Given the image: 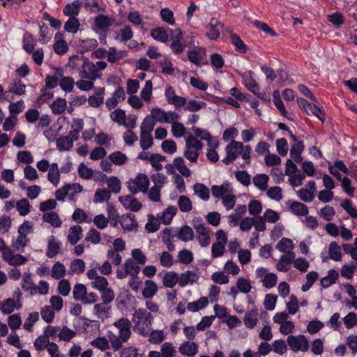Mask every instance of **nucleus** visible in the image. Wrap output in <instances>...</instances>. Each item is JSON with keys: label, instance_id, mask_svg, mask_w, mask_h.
I'll return each mask as SVG.
<instances>
[{"label": "nucleus", "instance_id": "nucleus-1", "mask_svg": "<svg viewBox=\"0 0 357 357\" xmlns=\"http://www.w3.org/2000/svg\"><path fill=\"white\" fill-rule=\"evenodd\" d=\"M69 66L78 70L79 76L82 79L96 80L101 75L100 70H105L107 63L97 61L94 64L92 61L84 56L73 55L69 58Z\"/></svg>", "mask_w": 357, "mask_h": 357}, {"label": "nucleus", "instance_id": "nucleus-2", "mask_svg": "<svg viewBox=\"0 0 357 357\" xmlns=\"http://www.w3.org/2000/svg\"><path fill=\"white\" fill-rule=\"evenodd\" d=\"M149 185V181L147 176L144 174H139L135 179L130 180L127 182L128 188L132 194H137L139 192H146Z\"/></svg>", "mask_w": 357, "mask_h": 357}, {"label": "nucleus", "instance_id": "nucleus-3", "mask_svg": "<svg viewBox=\"0 0 357 357\" xmlns=\"http://www.w3.org/2000/svg\"><path fill=\"white\" fill-rule=\"evenodd\" d=\"M226 156H250L251 148L249 145L244 146L242 142L231 141L226 146Z\"/></svg>", "mask_w": 357, "mask_h": 357}, {"label": "nucleus", "instance_id": "nucleus-4", "mask_svg": "<svg viewBox=\"0 0 357 357\" xmlns=\"http://www.w3.org/2000/svg\"><path fill=\"white\" fill-rule=\"evenodd\" d=\"M112 24V20L108 16L99 14L95 17L92 27L94 31L107 32Z\"/></svg>", "mask_w": 357, "mask_h": 357}, {"label": "nucleus", "instance_id": "nucleus-5", "mask_svg": "<svg viewBox=\"0 0 357 357\" xmlns=\"http://www.w3.org/2000/svg\"><path fill=\"white\" fill-rule=\"evenodd\" d=\"M223 24L215 18H211L209 24L206 26V36L210 40H217L220 35V30L222 29Z\"/></svg>", "mask_w": 357, "mask_h": 357}, {"label": "nucleus", "instance_id": "nucleus-6", "mask_svg": "<svg viewBox=\"0 0 357 357\" xmlns=\"http://www.w3.org/2000/svg\"><path fill=\"white\" fill-rule=\"evenodd\" d=\"M186 142V147L188 151H185L184 153V156H188V152L190 150H195V153L193 156H199L198 151L201 150L203 147V143L198 139L195 135H192L190 134L185 139Z\"/></svg>", "mask_w": 357, "mask_h": 357}, {"label": "nucleus", "instance_id": "nucleus-7", "mask_svg": "<svg viewBox=\"0 0 357 357\" xmlns=\"http://www.w3.org/2000/svg\"><path fill=\"white\" fill-rule=\"evenodd\" d=\"M120 224L123 229L126 231L137 230L138 223L136 221L135 216L131 213L123 215L121 217Z\"/></svg>", "mask_w": 357, "mask_h": 357}, {"label": "nucleus", "instance_id": "nucleus-8", "mask_svg": "<svg viewBox=\"0 0 357 357\" xmlns=\"http://www.w3.org/2000/svg\"><path fill=\"white\" fill-rule=\"evenodd\" d=\"M253 75L252 70L247 71L242 75V79L247 89L255 94L259 90V86L254 79Z\"/></svg>", "mask_w": 357, "mask_h": 357}, {"label": "nucleus", "instance_id": "nucleus-9", "mask_svg": "<svg viewBox=\"0 0 357 357\" xmlns=\"http://www.w3.org/2000/svg\"><path fill=\"white\" fill-rule=\"evenodd\" d=\"M61 242L56 241L54 236H51L47 240L46 256L48 258H53L59 254L61 248Z\"/></svg>", "mask_w": 357, "mask_h": 357}, {"label": "nucleus", "instance_id": "nucleus-10", "mask_svg": "<svg viewBox=\"0 0 357 357\" xmlns=\"http://www.w3.org/2000/svg\"><path fill=\"white\" fill-rule=\"evenodd\" d=\"M287 205L289 206L291 211L296 215L305 216L308 214V208L303 203L289 199L287 202Z\"/></svg>", "mask_w": 357, "mask_h": 357}, {"label": "nucleus", "instance_id": "nucleus-11", "mask_svg": "<svg viewBox=\"0 0 357 357\" xmlns=\"http://www.w3.org/2000/svg\"><path fill=\"white\" fill-rule=\"evenodd\" d=\"M83 2L80 0H74L71 3H68L63 8V12L65 15L77 17L80 11Z\"/></svg>", "mask_w": 357, "mask_h": 357}, {"label": "nucleus", "instance_id": "nucleus-12", "mask_svg": "<svg viewBox=\"0 0 357 357\" xmlns=\"http://www.w3.org/2000/svg\"><path fill=\"white\" fill-rule=\"evenodd\" d=\"M257 316L258 310L256 307L248 310L243 318L245 326L250 329L254 328L257 323Z\"/></svg>", "mask_w": 357, "mask_h": 357}, {"label": "nucleus", "instance_id": "nucleus-13", "mask_svg": "<svg viewBox=\"0 0 357 357\" xmlns=\"http://www.w3.org/2000/svg\"><path fill=\"white\" fill-rule=\"evenodd\" d=\"M167 31L168 29H165L163 26H158L151 30L150 36L155 40L165 43L169 40Z\"/></svg>", "mask_w": 357, "mask_h": 357}, {"label": "nucleus", "instance_id": "nucleus-14", "mask_svg": "<svg viewBox=\"0 0 357 357\" xmlns=\"http://www.w3.org/2000/svg\"><path fill=\"white\" fill-rule=\"evenodd\" d=\"M291 142L289 156H301V153L304 149L303 142L297 139L294 135H291Z\"/></svg>", "mask_w": 357, "mask_h": 357}, {"label": "nucleus", "instance_id": "nucleus-15", "mask_svg": "<svg viewBox=\"0 0 357 357\" xmlns=\"http://www.w3.org/2000/svg\"><path fill=\"white\" fill-rule=\"evenodd\" d=\"M179 351L183 355L194 356L198 351L197 344L193 342H185L180 346Z\"/></svg>", "mask_w": 357, "mask_h": 357}, {"label": "nucleus", "instance_id": "nucleus-16", "mask_svg": "<svg viewBox=\"0 0 357 357\" xmlns=\"http://www.w3.org/2000/svg\"><path fill=\"white\" fill-rule=\"evenodd\" d=\"M197 279L198 277L195 273L191 271H187L185 273H181L178 277V284L181 287H183L189 282H195Z\"/></svg>", "mask_w": 357, "mask_h": 357}, {"label": "nucleus", "instance_id": "nucleus-17", "mask_svg": "<svg viewBox=\"0 0 357 357\" xmlns=\"http://www.w3.org/2000/svg\"><path fill=\"white\" fill-rule=\"evenodd\" d=\"M107 215L110 226L114 228L117 227L121 219L118 211L113 205H108Z\"/></svg>", "mask_w": 357, "mask_h": 357}, {"label": "nucleus", "instance_id": "nucleus-18", "mask_svg": "<svg viewBox=\"0 0 357 357\" xmlns=\"http://www.w3.org/2000/svg\"><path fill=\"white\" fill-rule=\"evenodd\" d=\"M82 235V229L80 226L76 225L71 227L68 235V241L71 245H75L81 238Z\"/></svg>", "mask_w": 357, "mask_h": 357}, {"label": "nucleus", "instance_id": "nucleus-19", "mask_svg": "<svg viewBox=\"0 0 357 357\" xmlns=\"http://www.w3.org/2000/svg\"><path fill=\"white\" fill-rule=\"evenodd\" d=\"M105 92V89L103 87H100L98 89V92L96 93V95L90 96L88 98L89 105L93 107H99L101 104H102L104 98L103 93Z\"/></svg>", "mask_w": 357, "mask_h": 357}, {"label": "nucleus", "instance_id": "nucleus-20", "mask_svg": "<svg viewBox=\"0 0 357 357\" xmlns=\"http://www.w3.org/2000/svg\"><path fill=\"white\" fill-rule=\"evenodd\" d=\"M195 193L202 199L208 201L210 198L209 189L203 183H197L193 187Z\"/></svg>", "mask_w": 357, "mask_h": 357}, {"label": "nucleus", "instance_id": "nucleus-21", "mask_svg": "<svg viewBox=\"0 0 357 357\" xmlns=\"http://www.w3.org/2000/svg\"><path fill=\"white\" fill-rule=\"evenodd\" d=\"M145 287L142 291V296L145 298H151L158 291V286L152 280H147L145 282Z\"/></svg>", "mask_w": 357, "mask_h": 357}, {"label": "nucleus", "instance_id": "nucleus-22", "mask_svg": "<svg viewBox=\"0 0 357 357\" xmlns=\"http://www.w3.org/2000/svg\"><path fill=\"white\" fill-rule=\"evenodd\" d=\"M231 44L235 47V50L241 53L245 54L248 51V46L241 40L239 36L236 33H231Z\"/></svg>", "mask_w": 357, "mask_h": 357}, {"label": "nucleus", "instance_id": "nucleus-23", "mask_svg": "<svg viewBox=\"0 0 357 357\" xmlns=\"http://www.w3.org/2000/svg\"><path fill=\"white\" fill-rule=\"evenodd\" d=\"M177 211L176 207L174 206H170L167 207L162 213L161 216L160 217V220L165 225H168L171 223L174 216L176 215Z\"/></svg>", "mask_w": 357, "mask_h": 357}, {"label": "nucleus", "instance_id": "nucleus-24", "mask_svg": "<svg viewBox=\"0 0 357 357\" xmlns=\"http://www.w3.org/2000/svg\"><path fill=\"white\" fill-rule=\"evenodd\" d=\"M328 255L329 258L334 261H339L342 259L341 248L337 242L333 241L330 243Z\"/></svg>", "mask_w": 357, "mask_h": 357}, {"label": "nucleus", "instance_id": "nucleus-25", "mask_svg": "<svg viewBox=\"0 0 357 357\" xmlns=\"http://www.w3.org/2000/svg\"><path fill=\"white\" fill-rule=\"evenodd\" d=\"M43 220L44 222L50 223L54 227H59L62 224L58 214L54 211L44 213L43 215Z\"/></svg>", "mask_w": 357, "mask_h": 357}, {"label": "nucleus", "instance_id": "nucleus-26", "mask_svg": "<svg viewBox=\"0 0 357 357\" xmlns=\"http://www.w3.org/2000/svg\"><path fill=\"white\" fill-rule=\"evenodd\" d=\"M66 100L61 98H56L50 105L52 112L54 114H61L66 109Z\"/></svg>", "mask_w": 357, "mask_h": 357}, {"label": "nucleus", "instance_id": "nucleus-27", "mask_svg": "<svg viewBox=\"0 0 357 357\" xmlns=\"http://www.w3.org/2000/svg\"><path fill=\"white\" fill-rule=\"evenodd\" d=\"M268 176L264 174H257L253 178V183L260 190L265 191L268 187Z\"/></svg>", "mask_w": 357, "mask_h": 357}, {"label": "nucleus", "instance_id": "nucleus-28", "mask_svg": "<svg viewBox=\"0 0 357 357\" xmlns=\"http://www.w3.org/2000/svg\"><path fill=\"white\" fill-rule=\"evenodd\" d=\"M178 238L185 242L192 241L194 238V231L190 227L184 225L180 229Z\"/></svg>", "mask_w": 357, "mask_h": 357}, {"label": "nucleus", "instance_id": "nucleus-29", "mask_svg": "<svg viewBox=\"0 0 357 357\" xmlns=\"http://www.w3.org/2000/svg\"><path fill=\"white\" fill-rule=\"evenodd\" d=\"M79 25V22L76 17H70L65 23L64 29L67 32L75 33L78 31Z\"/></svg>", "mask_w": 357, "mask_h": 357}, {"label": "nucleus", "instance_id": "nucleus-30", "mask_svg": "<svg viewBox=\"0 0 357 357\" xmlns=\"http://www.w3.org/2000/svg\"><path fill=\"white\" fill-rule=\"evenodd\" d=\"M22 288L24 291H29L31 295H34L37 292V287L32 282L30 275H26L24 277L22 283Z\"/></svg>", "mask_w": 357, "mask_h": 357}, {"label": "nucleus", "instance_id": "nucleus-31", "mask_svg": "<svg viewBox=\"0 0 357 357\" xmlns=\"http://www.w3.org/2000/svg\"><path fill=\"white\" fill-rule=\"evenodd\" d=\"M177 282H178V276L175 272H167L163 278V284L166 287L173 288Z\"/></svg>", "mask_w": 357, "mask_h": 357}, {"label": "nucleus", "instance_id": "nucleus-32", "mask_svg": "<svg viewBox=\"0 0 357 357\" xmlns=\"http://www.w3.org/2000/svg\"><path fill=\"white\" fill-rule=\"evenodd\" d=\"M273 103L277 109L280 112L281 115L284 117H287L288 112L285 109V107L281 100L280 93L278 91H275L273 93Z\"/></svg>", "mask_w": 357, "mask_h": 357}, {"label": "nucleus", "instance_id": "nucleus-33", "mask_svg": "<svg viewBox=\"0 0 357 357\" xmlns=\"http://www.w3.org/2000/svg\"><path fill=\"white\" fill-rule=\"evenodd\" d=\"M74 79L71 77L67 76L62 77L59 83L61 89L65 92H71L75 86Z\"/></svg>", "mask_w": 357, "mask_h": 357}, {"label": "nucleus", "instance_id": "nucleus-34", "mask_svg": "<svg viewBox=\"0 0 357 357\" xmlns=\"http://www.w3.org/2000/svg\"><path fill=\"white\" fill-rule=\"evenodd\" d=\"M18 309L13 298H8L3 303L0 304V310L4 314H10L14 311V308Z\"/></svg>", "mask_w": 357, "mask_h": 357}, {"label": "nucleus", "instance_id": "nucleus-35", "mask_svg": "<svg viewBox=\"0 0 357 357\" xmlns=\"http://www.w3.org/2000/svg\"><path fill=\"white\" fill-rule=\"evenodd\" d=\"M125 55L124 51H117L114 47H109L107 52V61L114 63L122 59Z\"/></svg>", "mask_w": 357, "mask_h": 357}, {"label": "nucleus", "instance_id": "nucleus-36", "mask_svg": "<svg viewBox=\"0 0 357 357\" xmlns=\"http://www.w3.org/2000/svg\"><path fill=\"white\" fill-rule=\"evenodd\" d=\"M124 266L128 275H130L132 277H137L140 271V268L132 259H127Z\"/></svg>", "mask_w": 357, "mask_h": 357}, {"label": "nucleus", "instance_id": "nucleus-37", "mask_svg": "<svg viewBox=\"0 0 357 357\" xmlns=\"http://www.w3.org/2000/svg\"><path fill=\"white\" fill-rule=\"evenodd\" d=\"M73 298L76 301H82L86 294V288L83 284H76L73 288Z\"/></svg>", "mask_w": 357, "mask_h": 357}, {"label": "nucleus", "instance_id": "nucleus-38", "mask_svg": "<svg viewBox=\"0 0 357 357\" xmlns=\"http://www.w3.org/2000/svg\"><path fill=\"white\" fill-rule=\"evenodd\" d=\"M33 36L29 32H25L22 38L23 48L28 54L33 52L34 45L33 44Z\"/></svg>", "mask_w": 357, "mask_h": 357}, {"label": "nucleus", "instance_id": "nucleus-39", "mask_svg": "<svg viewBox=\"0 0 357 357\" xmlns=\"http://www.w3.org/2000/svg\"><path fill=\"white\" fill-rule=\"evenodd\" d=\"M167 115V112L159 107H154L151 109V116L155 122L165 123V121H169Z\"/></svg>", "mask_w": 357, "mask_h": 357}, {"label": "nucleus", "instance_id": "nucleus-40", "mask_svg": "<svg viewBox=\"0 0 357 357\" xmlns=\"http://www.w3.org/2000/svg\"><path fill=\"white\" fill-rule=\"evenodd\" d=\"M171 230L166 227L162 231V241L167 245L168 250H175V245L172 242Z\"/></svg>", "mask_w": 357, "mask_h": 357}, {"label": "nucleus", "instance_id": "nucleus-41", "mask_svg": "<svg viewBox=\"0 0 357 357\" xmlns=\"http://www.w3.org/2000/svg\"><path fill=\"white\" fill-rule=\"evenodd\" d=\"M26 85L22 83V80L18 79L14 81L12 86L9 88V92L15 95L22 96L25 93Z\"/></svg>", "mask_w": 357, "mask_h": 357}, {"label": "nucleus", "instance_id": "nucleus-42", "mask_svg": "<svg viewBox=\"0 0 357 357\" xmlns=\"http://www.w3.org/2000/svg\"><path fill=\"white\" fill-rule=\"evenodd\" d=\"M153 144V137L151 133L142 131L140 133V146L143 150H147Z\"/></svg>", "mask_w": 357, "mask_h": 357}, {"label": "nucleus", "instance_id": "nucleus-43", "mask_svg": "<svg viewBox=\"0 0 357 357\" xmlns=\"http://www.w3.org/2000/svg\"><path fill=\"white\" fill-rule=\"evenodd\" d=\"M30 204L26 199H22L16 203V208L22 216L26 215L30 212Z\"/></svg>", "mask_w": 357, "mask_h": 357}, {"label": "nucleus", "instance_id": "nucleus-44", "mask_svg": "<svg viewBox=\"0 0 357 357\" xmlns=\"http://www.w3.org/2000/svg\"><path fill=\"white\" fill-rule=\"evenodd\" d=\"M38 26L40 28V37L39 41L42 43H45L50 39L52 33H50L47 25L44 22L38 23Z\"/></svg>", "mask_w": 357, "mask_h": 357}, {"label": "nucleus", "instance_id": "nucleus-45", "mask_svg": "<svg viewBox=\"0 0 357 357\" xmlns=\"http://www.w3.org/2000/svg\"><path fill=\"white\" fill-rule=\"evenodd\" d=\"M178 206L180 211L182 212H189L192 208L191 200L185 195H182L179 197Z\"/></svg>", "mask_w": 357, "mask_h": 357}, {"label": "nucleus", "instance_id": "nucleus-46", "mask_svg": "<svg viewBox=\"0 0 357 357\" xmlns=\"http://www.w3.org/2000/svg\"><path fill=\"white\" fill-rule=\"evenodd\" d=\"M73 145V141L68 136H64L56 140V146L59 150H69Z\"/></svg>", "mask_w": 357, "mask_h": 357}, {"label": "nucleus", "instance_id": "nucleus-47", "mask_svg": "<svg viewBox=\"0 0 357 357\" xmlns=\"http://www.w3.org/2000/svg\"><path fill=\"white\" fill-rule=\"evenodd\" d=\"M66 268L64 265L59 261L56 262L52 269V277L55 279H60L64 276Z\"/></svg>", "mask_w": 357, "mask_h": 357}, {"label": "nucleus", "instance_id": "nucleus-48", "mask_svg": "<svg viewBox=\"0 0 357 357\" xmlns=\"http://www.w3.org/2000/svg\"><path fill=\"white\" fill-rule=\"evenodd\" d=\"M160 17L162 20L169 25L175 24L174 13L168 8H165L160 10Z\"/></svg>", "mask_w": 357, "mask_h": 357}, {"label": "nucleus", "instance_id": "nucleus-49", "mask_svg": "<svg viewBox=\"0 0 357 357\" xmlns=\"http://www.w3.org/2000/svg\"><path fill=\"white\" fill-rule=\"evenodd\" d=\"M155 125V121L153 117L151 116H148L144 119L141 125V132L144 131V132H149L151 134Z\"/></svg>", "mask_w": 357, "mask_h": 357}, {"label": "nucleus", "instance_id": "nucleus-50", "mask_svg": "<svg viewBox=\"0 0 357 357\" xmlns=\"http://www.w3.org/2000/svg\"><path fill=\"white\" fill-rule=\"evenodd\" d=\"M110 191L106 189H98L94 195L95 202H102L110 199Z\"/></svg>", "mask_w": 357, "mask_h": 357}, {"label": "nucleus", "instance_id": "nucleus-51", "mask_svg": "<svg viewBox=\"0 0 357 357\" xmlns=\"http://www.w3.org/2000/svg\"><path fill=\"white\" fill-rule=\"evenodd\" d=\"M238 135V130L236 128L231 126L227 128L222 134V139L225 142H229L234 140Z\"/></svg>", "mask_w": 357, "mask_h": 357}, {"label": "nucleus", "instance_id": "nucleus-52", "mask_svg": "<svg viewBox=\"0 0 357 357\" xmlns=\"http://www.w3.org/2000/svg\"><path fill=\"white\" fill-rule=\"evenodd\" d=\"M174 162L179 173H181L183 176L188 177L190 175V171L185 165L183 158H174Z\"/></svg>", "mask_w": 357, "mask_h": 357}, {"label": "nucleus", "instance_id": "nucleus-53", "mask_svg": "<svg viewBox=\"0 0 357 357\" xmlns=\"http://www.w3.org/2000/svg\"><path fill=\"white\" fill-rule=\"evenodd\" d=\"M85 241L91 242L93 244H98L101 241L100 233L96 229L91 228L88 231L85 237Z\"/></svg>", "mask_w": 357, "mask_h": 357}, {"label": "nucleus", "instance_id": "nucleus-54", "mask_svg": "<svg viewBox=\"0 0 357 357\" xmlns=\"http://www.w3.org/2000/svg\"><path fill=\"white\" fill-rule=\"evenodd\" d=\"M39 314L37 312H31L29 314L24 324V328L26 331H31L33 324L38 320Z\"/></svg>", "mask_w": 357, "mask_h": 357}, {"label": "nucleus", "instance_id": "nucleus-55", "mask_svg": "<svg viewBox=\"0 0 357 357\" xmlns=\"http://www.w3.org/2000/svg\"><path fill=\"white\" fill-rule=\"evenodd\" d=\"M161 357H175L176 351L172 344L165 342L161 347Z\"/></svg>", "mask_w": 357, "mask_h": 357}, {"label": "nucleus", "instance_id": "nucleus-56", "mask_svg": "<svg viewBox=\"0 0 357 357\" xmlns=\"http://www.w3.org/2000/svg\"><path fill=\"white\" fill-rule=\"evenodd\" d=\"M236 287L241 292L248 294L250 291L252 286L249 280L244 278H239L236 282Z\"/></svg>", "mask_w": 357, "mask_h": 357}, {"label": "nucleus", "instance_id": "nucleus-57", "mask_svg": "<svg viewBox=\"0 0 357 357\" xmlns=\"http://www.w3.org/2000/svg\"><path fill=\"white\" fill-rule=\"evenodd\" d=\"M189 61L197 66L202 65V56L199 50H189L188 52Z\"/></svg>", "mask_w": 357, "mask_h": 357}, {"label": "nucleus", "instance_id": "nucleus-58", "mask_svg": "<svg viewBox=\"0 0 357 357\" xmlns=\"http://www.w3.org/2000/svg\"><path fill=\"white\" fill-rule=\"evenodd\" d=\"M95 141L97 144L105 146L107 149H109L111 146V138L104 132H100L96 135Z\"/></svg>", "mask_w": 357, "mask_h": 357}, {"label": "nucleus", "instance_id": "nucleus-59", "mask_svg": "<svg viewBox=\"0 0 357 357\" xmlns=\"http://www.w3.org/2000/svg\"><path fill=\"white\" fill-rule=\"evenodd\" d=\"M278 278L275 273H268L264 275L263 279V286L267 289H271L277 284Z\"/></svg>", "mask_w": 357, "mask_h": 357}, {"label": "nucleus", "instance_id": "nucleus-60", "mask_svg": "<svg viewBox=\"0 0 357 357\" xmlns=\"http://www.w3.org/2000/svg\"><path fill=\"white\" fill-rule=\"evenodd\" d=\"M11 227V218L8 215H3L0 218V233H8Z\"/></svg>", "mask_w": 357, "mask_h": 357}, {"label": "nucleus", "instance_id": "nucleus-61", "mask_svg": "<svg viewBox=\"0 0 357 357\" xmlns=\"http://www.w3.org/2000/svg\"><path fill=\"white\" fill-rule=\"evenodd\" d=\"M73 220L77 223L82 222H90L91 220L87 219L86 213L81 208H76L72 215Z\"/></svg>", "mask_w": 357, "mask_h": 357}, {"label": "nucleus", "instance_id": "nucleus-62", "mask_svg": "<svg viewBox=\"0 0 357 357\" xmlns=\"http://www.w3.org/2000/svg\"><path fill=\"white\" fill-rule=\"evenodd\" d=\"M100 292L101 293V298L104 305L110 303L114 299V292L111 288L107 287Z\"/></svg>", "mask_w": 357, "mask_h": 357}, {"label": "nucleus", "instance_id": "nucleus-63", "mask_svg": "<svg viewBox=\"0 0 357 357\" xmlns=\"http://www.w3.org/2000/svg\"><path fill=\"white\" fill-rule=\"evenodd\" d=\"M341 206L353 218H357V209L353 206L349 199H344L341 203Z\"/></svg>", "mask_w": 357, "mask_h": 357}, {"label": "nucleus", "instance_id": "nucleus-64", "mask_svg": "<svg viewBox=\"0 0 357 357\" xmlns=\"http://www.w3.org/2000/svg\"><path fill=\"white\" fill-rule=\"evenodd\" d=\"M121 357H142V355L137 352L135 347H128L122 349Z\"/></svg>", "mask_w": 357, "mask_h": 357}]
</instances>
